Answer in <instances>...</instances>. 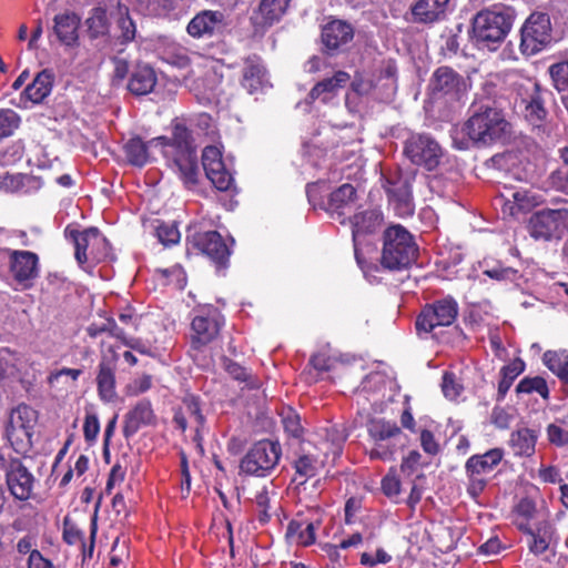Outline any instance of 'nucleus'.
<instances>
[{"instance_id": "obj_1", "label": "nucleus", "mask_w": 568, "mask_h": 568, "mask_svg": "<svg viewBox=\"0 0 568 568\" xmlns=\"http://www.w3.org/2000/svg\"><path fill=\"white\" fill-rule=\"evenodd\" d=\"M499 87H483L487 95L485 101L473 104V114L465 124V131L470 140L484 145L491 144L506 139L510 125L505 119L501 110L496 106V98L504 94Z\"/></svg>"}, {"instance_id": "obj_2", "label": "nucleus", "mask_w": 568, "mask_h": 568, "mask_svg": "<svg viewBox=\"0 0 568 568\" xmlns=\"http://www.w3.org/2000/svg\"><path fill=\"white\" fill-rule=\"evenodd\" d=\"M154 142L165 148L164 155L172 159L173 166L183 184L187 189L195 186L199 176L197 156L187 128L176 123L173 126L171 139L159 136L151 140V143Z\"/></svg>"}, {"instance_id": "obj_3", "label": "nucleus", "mask_w": 568, "mask_h": 568, "mask_svg": "<svg viewBox=\"0 0 568 568\" xmlns=\"http://www.w3.org/2000/svg\"><path fill=\"white\" fill-rule=\"evenodd\" d=\"M515 20V10L498 3L478 11L471 21L473 39L480 48L496 50L506 39Z\"/></svg>"}, {"instance_id": "obj_4", "label": "nucleus", "mask_w": 568, "mask_h": 568, "mask_svg": "<svg viewBox=\"0 0 568 568\" xmlns=\"http://www.w3.org/2000/svg\"><path fill=\"white\" fill-rule=\"evenodd\" d=\"M507 83L517 91L520 97V103L525 108V116L534 125H538L547 114L541 98V89L539 83L530 78H523L517 72H506L504 74H491L485 81V88L500 87Z\"/></svg>"}, {"instance_id": "obj_5", "label": "nucleus", "mask_w": 568, "mask_h": 568, "mask_svg": "<svg viewBox=\"0 0 568 568\" xmlns=\"http://www.w3.org/2000/svg\"><path fill=\"white\" fill-rule=\"evenodd\" d=\"M418 246L414 236L402 225L387 227L383 233L381 264L389 271L409 267L417 258Z\"/></svg>"}, {"instance_id": "obj_6", "label": "nucleus", "mask_w": 568, "mask_h": 568, "mask_svg": "<svg viewBox=\"0 0 568 568\" xmlns=\"http://www.w3.org/2000/svg\"><path fill=\"white\" fill-rule=\"evenodd\" d=\"M37 422V410L26 404L11 410L4 435L14 452L27 453L31 449Z\"/></svg>"}, {"instance_id": "obj_7", "label": "nucleus", "mask_w": 568, "mask_h": 568, "mask_svg": "<svg viewBox=\"0 0 568 568\" xmlns=\"http://www.w3.org/2000/svg\"><path fill=\"white\" fill-rule=\"evenodd\" d=\"M458 304L455 298L447 296L426 304L418 314L415 327L419 337L436 335L439 327L450 326L457 318Z\"/></svg>"}, {"instance_id": "obj_8", "label": "nucleus", "mask_w": 568, "mask_h": 568, "mask_svg": "<svg viewBox=\"0 0 568 568\" xmlns=\"http://www.w3.org/2000/svg\"><path fill=\"white\" fill-rule=\"evenodd\" d=\"M65 233L73 240L74 256L82 267L87 263L95 265L109 257L110 244L97 227H89L82 232L67 227Z\"/></svg>"}, {"instance_id": "obj_9", "label": "nucleus", "mask_w": 568, "mask_h": 568, "mask_svg": "<svg viewBox=\"0 0 568 568\" xmlns=\"http://www.w3.org/2000/svg\"><path fill=\"white\" fill-rule=\"evenodd\" d=\"M504 458L501 448H493L484 454H475L465 463L467 477V493L473 499H477L488 485V475L500 464Z\"/></svg>"}, {"instance_id": "obj_10", "label": "nucleus", "mask_w": 568, "mask_h": 568, "mask_svg": "<svg viewBox=\"0 0 568 568\" xmlns=\"http://www.w3.org/2000/svg\"><path fill=\"white\" fill-rule=\"evenodd\" d=\"M281 455L278 443L270 439L260 440L242 458L240 469L246 475L266 477L277 466Z\"/></svg>"}, {"instance_id": "obj_11", "label": "nucleus", "mask_w": 568, "mask_h": 568, "mask_svg": "<svg viewBox=\"0 0 568 568\" xmlns=\"http://www.w3.org/2000/svg\"><path fill=\"white\" fill-rule=\"evenodd\" d=\"M224 324L217 308L210 306L200 310L191 322L190 354L196 357L200 352L212 343L220 334Z\"/></svg>"}, {"instance_id": "obj_12", "label": "nucleus", "mask_w": 568, "mask_h": 568, "mask_svg": "<svg viewBox=\"0 0 568 568\" xmlns=\"http://www.w3.org/2000/svg\"><path fill=\"white\" fill-rule=\"evenodd\" d=\"M528 232L535 240H560L568 232V209H544L531 214Z\"/></svg>"}, {"instance_id": "obj_13", "label": "nucleus", "mask_w": 568, "mask_h": 568, "mask_svg": "<svg viewBox=\"0 0 568 568\" xmlns=\"http://www.w3.org/2000/svg\"><path fill=\"white\" fill-rule=\"evenodd\" d=\"M0 254L8 260V273L22 290H29L40 276L39 255L31 251L0 248Z\"/></svg>"}, {"instance_id": "obj_14", "label": "nucleus", "mask_w": 568, "mask_h": 568, "mask_svg": "<svg viewBox=\"0 0 568 568\" xmlns=\"http://www.w3.org/2000/svg\"><path fill=\"white\" fill-rule=\"evenodd\" d=\"M520 50L526 55H534L551 42V23L547 13H531L520 31Z\"/></svg>"}, {"instance_id": "obj_15", "label": "nucleus", "mask_w": 568, "mask_h": 568, "mask_svg": "<svg viewBox=\"0 0 568 568\" xmlns=\"http://www.w3.org/2000/svg\"><path fill=\"white\" fill-rule=\"evenodd\" d=\"M404 154L413 164L432 171L439 164L443 152L429 134L413 133L404 143Z\"/></svg>"}, {"instance_id": "obj_16", "label": "nucleus", "mask_w": 568, "mask_h": 568, "mask_svg": "<svg viewBox=\"0 0 568 568\" xmlns=\"http://www.w3.org/2000/svg\"><path fill=\"white\" fill-rule=\"evenodd\" d=\"M518 529L526 536V545L531 554L545 558H548V554L554 556L551 547L556 539V528L549 520L541 519L534 525L519 523Z\"/></svg>"}, {"instance_id": "obj_17", "label": "nucleus", "mask_w": 568, "mask_h": 568, "mask_svg": "<svg viewBox=\"0 0 568 568\" xmlns=\"http://www.w3.org/2000/svg\"><path fill=\"white\" fill-rule=\"evenodd\" d=\"M2 471L9 493L18 500H28L32 495L36 478L22 460L10 457Z\"/></svg>"}, {"instance_id": "obj_18", "label": "nucleus", "mask_w": 568, "mask_h": 568, "mask_svg": "<svg viewBox=\"0 0 568 568\" xmlns=\"http://www.w3.org/2000/svg\"><path fill=\"white\" fill-rule=\"evenodd\" d=\"M229 28L224 12L220 10H202L187 23L186 32L193 39L222 37Z\"/></svg>"}, {"instance_id": "obj_19", "label": "nucleus", "mask_w": 568, "mask_h": 568, "mask_svg": "<svg viewBox=\"0 0 568 568\" xmlns=\"http://www.w3.org/2000/svg\"><path fill=\"white\" fill-rule=\"evenodd\" d=\"M383 216L379 211L372 209L356 213L352 220V236L354 245V254L357 264L364 268L365 258L363 255V245L365 236L373 234L381 226Z\"/></svg>"}, {"instance_id": "obj_20", "label": "nucleus", "mask_w": 568, "mask_h": 568, "mask_svg": "<svg viewBox=\"0 0 568 568\" xmlns=\"http://www.w3.org/2000/svg\"><path fill=\"white\" fill-rule=\"evenodd\" d=\"M429 88L435 99L459 100L466 92L464 78L449 67H439L433 73Z\"/></svg>"}, {"instance_id": "obj_21", "label": "nucleus", "mask_w": 568, "mask_h": 568, "mask_svg": "<svg viewBox=\"0 0 568 568\" xmlns=\"http://www.w3.org/2000/svg\"><path fill=\"white\" fill-rule=\"evenodd\" d=\"M202 165L206 178L216 190L226 192L235 187L234 178L226 169L221 151L213 145L206 146L202 153Z\"/></svg>"}, {"instance_id": "obj_22", "label": "nucleus", "mask_w": 568, "mask_h": 568, "mask_svg": "<svg viewBox=\"0 0 568 568\" xmlns=\"http://www.w3.org/2000/svg\"><path fill=\"white\" fill-rule=\"evenodd\" d=\"M412 180L408 175H395L385 179L384 189L388 200L395 203V207L402 215H410L414 212Z\"/></svg>"}, {"instance_id": "obj_23", "label": "nucleus", "mask_w": 568, "mask_h": 568, "mask_svg": "<svg viewBox=\"0 0 568 568\" xmlns=\"http://www.w3.org/2000/svg\"><path fill=\"white\" fill-rule=\"evenodd\" d=\"M195 248L205 254L217 266H226L231 250L216 231L195 233L192 236Z\"/></svg>"}, {"instance_id": "obj_24", "label": "nucleus", "mask_w": 568, "mask_h": 568, "mask_svg": "<svg viewBox=\"0 0 568 568\" xmlns=\"http://www.w3.org/2000/svg\"><path fill=\"white\" fill-rule=\"evenodd\" d=\"M328 453L323 452L317 446L308 445L303 447L298 457L294 462L296 476L304 478L300 484L305 483L306 479L316 476V474L324 467L327 462Z\"/></svg>"}, {"instance_id": "obj_25", "label": "nucleus", "mask_w": 568, "mask_h": 568, "mask_svg": "<svg viewBox=\"0 0 568 568\" xmlns=\"http://www.w3.org/2000/svg\"><path fill=\"white\" fill-rule=\"evenodd\" d=\"M80 17L71 11L59 13L53 18L52 32L58 41L65 47L79 44Z\"/></svg>"}, {"instance_id": "obj_26", "label": "nucleus", "mask_w": 568, "mask_h": 568, "mask_svg": "<svg viewBox=\"0 0 568 568\" xmlns=\"http://www.w3.org/2000/svg\"><path fill=\"white\" fill-rule=\"evenodd\" d=\"M54 73L49 69L38 72L20 95L22 106L27 108V102L38 104L48 98L53 89Z\"/></svg>"}, {"instance_id": "obj_27", "label": "nucleus", "mask_w": 568, "mask_h": 568, "mask_svg": "<svg viewBox=\"0 0 568 568\" xmlns=\"http://www.w3.org/2000/svg\"><path fill=\"white\" fill-rule=\"evenodd\" d=\"M155 423V414L151 402L142 399L135 404L124 416L123 436L130 438L134 436L141 427Z\"/></svg>"}, {"instance_id": "obj_28", "label": "nucleus", "mask_w": 568, "mask_h": 568, "mask_svg": "<svg viewBox=\"0 0 568 568\" xmlns=\"http://www.w3.org/2000/svg\"><path fill=\"white\" fill-rule=\"evenodd\" d=\"M241 84L251 94L267 84V71L258 55L252 54L244 59Z\"/></svg>"}, {"instance_id": "obj_29", "label": "nucleus", "mask_w": 568, "mask_h": 568, "mask_svg": "<svg viewBox=\"0 0 568 568\" xmlns=\"http://www.w3.org/2000/svg\"><path fill=\"white\" fill-rule=\"evenodd\" d=\"M354 37L352 24L343 20H333L322 29V42L325 49L333 53L347 44Z\"/></svg>"}, {"instance_id": "obj_30", "label": "nucleus", "mask_w": 568, "mask_h": 568, "mask_svg": "<svg viewBox=\"0 0 568 568\" xmlns=\"http://www.w3.org/2000/svg\"><path fill=\"white\" fill-rule=\"evenodd\" d=\"M450 0H417L412 7L417 23L430 24L443 20L449 10Z\"/></svg>"}, {"instance_id": "obj_31", "label": "nucleus", "mask_w": 568, "mask_h": 568, "mask_svg": "<svg viewBox=\"0 0 568 568\" xmlns=\"http://www.w3.org/2000/svg\"><path fill=\"white\" fill-rule=\"evenodd\" d=\"M116 359L102 358L97 375L98 394L102 402L111 403L116 398L115 389Z\"/></svg>"}, {"instance_id": "obj_32", "label": "nucleus", "mask_w": 568, "mask_h": 568, "mask_svg": "<svg viewBox=\"0 0 568 568\" xmlns=\"http://www.w3.org/2000/svg\"><path fill=\"white\" fill-rule=\"evenodd\" d=\"M291 0H261L258 9L252 17L257 26L270 27L278 22L286 13Z\"/></svg>"}, {"instance_id": "obj_33", "label": "nucleus", "mask_w": 568, "mask_h": 568, "mask_svg": "<svg viewBox=\"0 0 568 568\" xmlns=\"http://www.w3.org/2000/svg\"><path fill=\"white\" fill-rule=\"evenodd\" d=\"M349 79L351 77L347 72L337 71L332 78H326L316 83L308 93V99L311 101L320 99L322 102L327 103L336 95L338 89L343 88Z\"/></svg>"}, {"instance_id": "obj_34", "label": "nucleus", "mask_w": 568, "mask_h": 568, "mask_svg": "<svg viewBox=\"0 0 568 568\" xmlns=\"http://www.w3.org/2000/svg\"><path fill=\"white\" fill-rule=\"evenodd\" d=\"M369 436L375 442H397L400 447L406 444V436L395 424L383 418L373 419L367 426Z\"/></svg>"}, {"instance_id": "obj_35", "label": "nucleus", "mask_w": 568, "mask_h": 568, "mask_svg": "<svg viewBox=\"0 0 568 568\" xmlns=\"http://www.w3.org/2000/svg\"><path fill=\"white\" fill-rule=\"evenodd\" d=\"M156 84V74L150 65H138L132 72L128 89L135 95L150 93Z\"/></svg>"}, {"instance_id": "obj_36", "label": "nucleus", "mask_w": 568, "mask_h": 568, "mask_svg": "<svg viewBox=\"0 0 568 568\" xmlns=\"http://www.w3.org/2000/svg\"><path fill=\"white\" fill-rule=\"evenodd\" d=\"M173 420L182 432L186 429L189 422L194 423L197 432L199 427L204 424L199 399L194 396L185 397L182 410L174 415Z\"/></svg>"}, {"instance_id": "obj_37", "label": "nucleus", "mask_w": 568, "mask_h": 568, "mask_svg": "<svg viewBox=\"0 0 568 568\" xmlns=\"http://www.w3.org/2000/svg\"><path fill=\"white\" fill-rule=\"evenodd\" d=\"M537 434L529 428L513 432L509 444L516 456H531L535 453Z\"/></svg>"}, {"instance_id": "obj_38", "label": "nucleus", "mask_w": 568, "mask_h": 568, "mask_svg": "<svg viewBox=\"0 0 568 568\" xmlns=\"http://www.w3.org/2000/svg\"><path fill=\"white\" fill-rule=\"evenodd\" d=\"M542 363L554 373L561 383L568 386V351H547L542 355Z\"/></svg>"}, {"instance_id": "obj_39", "label": "nucleus", "mask_w": 568, "mask_h": 568, "mask_svg": "<svg viewBox=\"0 0 568 568\" xmlns=\"http://www.w3.org/2000/svg\"><path fill=\"white\" fill-rule=\"evenodd\" d=\"M324 440L321 443L318 448H322L323 452H327L328 456H333V460L337 458L342 454L343 444L347 438V434L345 433V428L338 425H332L324 429Z\"/></svg>"}, {"instance_id": "obj_40", "label": "nucleus", "mask_w": 568, "mask_h": 568, "mask_svg": "<svg viewBox=\"0 0 568 568\" xmlns=\"http://www.w3.org/2000/svg\"><path fill=\"white\" fill-rule=\"evenodd\" d=\"M115 24V29L118 31V33H115V38L121 44H126L135 39L136 27L130 17L129 8L126 6L121 3L118 4Z\"/></svg>"}, {"instance_id": "obj_41", "label": "nucleus", "mask_w": 568, "mask_h": 568, "mask_svg": "<svg viewBox=\"0 0 568 568\" xmlns=\"http://www.w3.org/2000/svg\"><path fill=\"white\" fill-rule=\"evenodd\" d=\"M140 136L131 138L123 146L128 162L134 166L142 168L149 161V145Z\"/></svg>"}, {"instance_id": "obj_42", "label": "nucleus", "mask_w": 568, "mask_h": 568, "mask_svg": "<svg viewBox=\"0 0 568 568\" xmlns=\"http://www.w3.org/2000/svg\"><path fill=\"white\" fill-rule=\"evenodd\" d=\"M286 537L297 545H312L315 541V525L313 523L303 524L293 520L287 526Z\"/></svg>"}, {"instance_id": "obj_43", "label": "nucleus", "mask_w": 568, "mask_h": 568, "mask_svg": "<svg viewBox=\"0 0 568 568\" xmlns=\"http://www.w3.org/2000/svg\"><path fill=\"white\" fill-rule=\"evenodd\" d=\"M524 368V362L518 359L511 362L510 364L504 366L500 369L501 378L498 383V390L496 396L497 402H501L505 398L507 392L513 385V382L516 379L518 375L523 373Z\"/></svg>"}, {"instance_id": "obj_44", "label": "nucleus", "mask_w": 568, "mask_h": 568, "mask_svg": "<svg viewBox=\"0 0 568 568\" xmlns=\"http://www.w3.org/2000/svg\"><path fill=\"white\" fill-rule=\"evenodd\" d=\"M355 196V187L348 183L343 184L331 193L328 200V210L339 212L341 210L353 203Z\"/></svg>"}, {"instance_id": "obj_45", "label": "nucleus", "mask_w": 568, "mask_h": 568, "mask_svg": "<svg viewBox=\"0 0 568 568\" xmlns=\"http://www.w3.org/2000/svg\"><path fill=\"white\" fill-rule=\"evenodd\" d=\"M222 361L224 369L232 378L244 383L247 388L258 387V381L245 367L227 357H223Z\"/></svg>"}, {"instance_id": "obj_46", "label": "nucleus", "mask_w": 568, "mask_h": 568, "mask_svg": "<svg viewBox=\"0 0 568 568\" xmlns=\"http://www.w3.org/2000/svg\"><path fill=\"white\" fill-rule=\"evenodd\" d=\"M88 29L91 38L104 36L109 30L106 10L101 7L93 8L90 17L87 19Z\"/></svg>"}, {"instance_id": "obj_47", "label": "nucleus", "mask_w": 568, "mask_h": 568, "mask_svg": "<svg viewBox=\"0 0 568 568\" xmlns=\"http://www.w3.org/2000/svg\"><path fill=\"white\" fill-rule=\"evenodd\" d=\"M538 393L544 399L549 398V389L545 378L540 376L525 377L516 386L517 394H531Z\"/></svg>"}, {"instance_id": "obj_48", "label": "nucleus", "mask_w": 568, "mask_h": 568, "mask_svg": "<svg viewBox=\"0 0 568 568\" xmlns=\"http://www.w3.org/2000/svg\"><path fill=\"white\" fill-rule=\"evenodd\" d=\"M20 116L11 109L0 110V141L11 136L20 125Z\"/></svg>"}, {"instance_id": "obj_49", "label": "nucleus", "mask_w": 568, "mask_h": 568, "mask_svg": "<svg viewBox=\"0 0 568 568\" xmlns=\"http://www.w3.org/2000/svg\"><path fill=\"white\" fill-rule=\"evenodd\" d=\"M559 152L564 165L552 173L551 179L554 185L568 195V146L562 148Z\"/></svg>"}, {"instance_id": "obj_50", "label": "nucleus", "mask_w": 568, "mask_h": 568, "mask_svg": "<svg viewBox=\"0 0 568 568\" xmlns=\"http://www.w3.org/2000/svg\"><path fill=\"white\" fill-rule=\"evenodd\" d=\"M156 236L165 246L176 244L180 241V232L178 227L171 223H160L156 226Z\"/></svg>"}, {"instance_id": "obj_51", "label": "nucleus", "mask_w": 568, "mask_h": 568, "mask_svg": "<svg viewBox=\"0 0 568 568\" xmlns=\"http://www.w3.org/2000/svg\"><path fill=\"white\" fill-rule=\"evenodd\" d=\"M550 75L559 91L568 90V60L552 64Z\"/></svg>"}, {"instance_id": "obj_52", "label": "nucleus", "mask_w": 568, "mask_h": 568, "mask_svg": "<svg viewBox=\"0 0 568 568\" xmlns=\"http://www.w3.org/2000/svg\"><path fill=\"white\" fill-rule=\"evenodd\" d=\"M398 448H402L397 442H376L375 447L371 450L369 456L373 459L389 460Z\"/></svg>"}, {"instance_id": "obj_53", "label": "nucleus", "mask_w": 568, "mask_h": 568, "mask_svg": "<svg viewBox=\"0 0 568 568\" xmlns=\"http://www.w3.org/2000/svg\"><path fill=\"white\" fill-rule=\"evenodd\" d=\"M484 274L496 281H515L518 276V271L497 264L490 268L484 270Z\"/></svg>"}, {"instance_id": "obj_54", "label": "nucleus", "mask_w": 568, "mask_h": 568, "mask_svg": "<svg viewBox=\"0 0 568 568\" xmlns=\"http://www.w3.org/2000/svg\"><path fill=\"white\" fill-rule=\"evenodd\" d=\"M270 494L267 488L264 486L261 490L255 494L254 503L257 507L258 511V520L261 523H266L270 519L268 508H270Z\"/></svg>"}, {"instance_id": "obj_55", "label": "nucleus", "mask_w": 568, "mask_h": 568, "mask_svg": "<svg viewBox=\"0 0 568 568\" xmlns=\"http://www.w3.org/2000/svg\"><path fill=\"white\" fill-rule=\"evenodd\" d=\"M100 433V422L94 413H87L83 423V436L88 443H92L97 439Z\"/></svg>"}, {"instance_id": "obj_56", "label": "nucleus", "mask_w": 568, "mask_h": 568, "mask_svg": "<svg viewBox=\"0 0 568 568\" xmlns=\"http://www.w3.org/2000/svg\"><path fill=\"white\" fill-rule=\"evenodd\" d=\"M442 389L445 397L455 399L457 396H459L463 387L456 381V377L453 373L446 372L443 376Z\"/></svg>"}, {"instance_id": "obj_57", "label": "nucleus", "mask_w": 568, "mask_h": 568, "mask_svg": "<svg viewBox=\"0 0 568 568\" xmlns=\"http://www.w3.org/2000/svg\"><path fill=\"white\" fill-rule=\"evenodd\" d=\"M83 532L78 526L72 523L69 518H64L63 521V540L69 545L82 544Z\"/></svg>"}, {"instance_id": "obj_58", "label": "nucleus", "mask_w": 568, "mask_h": 568, "mask_svg": "<svg viewBox=\"0 0 568 568\" xmlns=\"http://www.w3.org/2000/svg\"><path fill=\"white\" fill-rule=\"evenodd\" d=\"M283 426L290 436L294 438L302 436L303 427L301 425L300 416L295 412H287V414L283 417Z\"/></svg>"}, {"instance_id": "obj_59", "label": "nucleus", "mask_w": 568, "mask_h": 568, "mask_svg": "<svg viewBox=\"0 0 568 568\" xmlns=\"http://www.w3.org/2000/svg\"><path fill=\"white\" fill-rule=\"evenodd\" d=\"M175 9L173 0H149L148 10L156 17H168Z\"/></svg>"}, {"instance_id": "obj_60", "label": "nucleus", "mask_w": 568, "mask_h": 568, "mask_svg": "<svg viewBox=\"0 0 568 568\" xmlns=\"http://www.w3.org/2000/svg\"><path fill=\"white\" fill-rule=\"evenodd\" d=\"M548 440L556 446H565L568 444V432L557 424H549L547 426Z\"/></svg>"}, {"instance_id": "obj_61", "label": "nucleus", "mask_w": 568, "mask_h": 568, "mask_svg": "<svg viewBox=\"0 0 568 568\" xmlns=\"http://www.w3.org/2000/svg\"><path fill=\"white\" fill-rule=\"evenodd\" d=\"M382 490L388 498H395L400 493V480L395 474H387L382 480Z\"/></svg>"}, {"instance_id": "obj_62", "label": "nucleus", "mask_w": 568, "mask_h": 568, "mask_svg": "<svg viewBox=\"0 0 568 568\" xmlns=\"http://www.w3.org/2000/svg\"><path fill=\"white\" fill-rule=\"evenodd\" d=\"M490 420L496 427L506 429L510 425L511 415L505 408L496 406L491 412Z\"/></svg>"}, {"instance_id": "obj_63", "label": "nucleus", "mask_w": 568, "mask_h": 568, "mask_svg": "<svg viewBox=\"0 0 568 568\" xmlns=\"http://www.w3.org/2000/svg\"><path fill=\"white\" fill-rule=\"evenodd\" d=\"M42 185H43V182L40 178L29 175V174H23L22 182L20 184V186H21L20 193H23V194L36 193L42 187Z\"/></svg>"}, {"instance_id": "obj_64", "label": "nucleus", "mask_w": 568, "mask_h": 568, "mask_svg": "<svg viewBox=\"0 0 568 568\" xmlns=\"http://www.w3.org/2000/svg\"><path fill=\"white\" fill-rule=\"evenodd\" d=\"M310 363L317 371H331L334 367L335 358L325 353H317L311 357Z\"/></svg>"}]
</instances>
